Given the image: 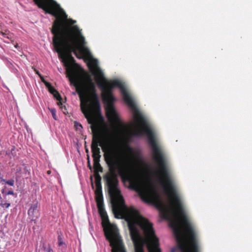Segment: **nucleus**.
Returning a JSON list of instances; mask_svg holds the SVG:
<instances>
[{"label": "nucleus", "instance_id": "nucleus-1", "mask_svg": "<svg viewBox=\"0 0 252 252\" xmlns=\"http://www.w3.org/2000/svg\"><path fill=\"white\" fill-rule=\"evenodd\" d=\"M70 81L79 95L82 112L91 125L93 134L91 144L93 155H100L98 146L101 147L104 152V158L109 172L104 176V179L111 198L112 210L115 217L120 219L125 214V209L130 208L125 205L124 199L118 187V175L123 182L129 183V189L139 192L144 201H158L160 196L156 189H142V179L137 171V158L133 150L131 148L129 149L131 158L123 157L117 149L102 140L101 125L97 118V116L100 115V106L95 84L91 76L86 74V77L81 79L77 75H74L70 78Z\"/></svg>", "mask_w": 252, "mask_h": 252}, {"label": "nucleus", "instance_id": "nucleus-2", "mask_svg": "<svg viewBox=\"0 0 252 252\" xmlns=\"http://www.w3.org/2000/svg\"><path fill=\"white\" fill-rule=\"evenodd\" d=\"M39 8L56 17L51 32L53 34L52 42L56 52L66 67V76L70 78L77 75L82 79L86 77L87 72L84 75L78 74L73 68L76 64L71 53L78 59L89 58L91 54L89 48L85 46L86 41L84 36L77 26H73L75 20L68 19L67 16L60 5L54 2L46 3L44 0H37Z\"/></svg>", "mask_w": 252, "mask_h": 252}, {"label": "nucleus", "instance_id": "nucleus-3", "mask_svg": "<svg viewBox=\"0 0 252 252\" xmlns=\"http://www.w3.org/2000/svg\"><path fill=\"white\" fill-rule=\"evenodd\" d=\"M120 219H125L127 222L135 252H144L143 238L139 228L143 231L145 235L149 252H161L158 238L155 235L152 223L141 216L138 210L133 207L126 209L125 214Z\"/></svg>", "mask_w": 252, "mask_h": 252}, {"label": "nucleus", "instance_id": "nucleus-4", "mask_svg": "<svg viewBox=\"0 0 252 252\" xmlns=\"http://www.w3.org/2000/svg\"><path fill=\"white\" fill-rule=\"evenodd\" d=\"M170 226L181 252H199L196 233L187 217H175Z\"/></svg>", "mask_w": 252, "mask_h": 252}, {"label": "nucleus", "instance_id": "nucleus-5", "mask_svg": "<svg viewBox=\"0 0 252 252\" xmlns=\"http://www.w3.org/2000/svg\"><path fill=\"white\" fill-rule=\"evenodd\" d=\"M94 193L97 207L102 220V224L105 237L110 242V246L113 248L112 252H126L124 245L118 233L117 227L111 224L109 220L104 208L102 191Z\"/></svg>", "mask_w": 252, "mask_h": 252}, {"label": "nucleus", "instance_id": "nucleus-6", "mask_svg": "<svg viewBox=\"0 0 252 252\" xmlns=\"http://www.w3.org/2000/svg\"><path fill=\"white\" fill-rule=\"evenodd\" d=\"M28 215L31 221L36 222L40 215V205L37 199L34 200L30 205Z\"/></svg>", "mask_w": 252, "mask_h": 252}, {"label": "nucleus", "instance_id": "nucleus-7", "mask_svg": "<svg viewBox=\"0 0 252 252\" xmlns=\"http://www.w3.org/2000/svg\"><path fill=\"white\" fill-rule=\"evenodd\" d=\"M94 159V175L96 174H99V172H102L103 168L99 163L100 158H101L100 155L98 156H93Z\"/></svg>", "mask_w": 252, "mask_h": 252}, {"label": "nucleus", "instance_id": "nucleus-8", "mask_svg": "<svg viewBox=\"0 0 252 252\" xmlns=\"http://www.w3.org/2000/svg\"><path fill=\"white\" fill-rule=\"evenodd\" d=\"M101 181V178L99 174H96V175H94V183L95 186L94 192L95 191H96L97 192H99V191H102Z\"/></svg>", "mask_w": 252, "mask_h": 252}, {"label": "nucleus", "instance_id": "nucleus-9", "mask_svg": "<svg viewBox=\"0 0 252 252\" xmlns=\"http://www.w3.org/2000/svg\"><path fill=\"white\" fill-rule=\"evenodd\" d=\"M42 82L45 85V86L48 88V91L52 94H54L57 90L52 86L50 83L47 82L45 79H42Z\"/></svg>", "mask_w": 252, "mask_h": 252}, {"label": "nucleus", "instance_id": "nucleus-10", "mask_svg": "<svg viewBox=\"0 0 252 252\" xmlns=\"http://www.w3.org/2000/svg\"><path fill=\"white\" fill-rule=\"evenodd\" d=\"M53 95H54V97L59 101L58 102V104L59 105H62V98L59 92L57 91L54 94H53Z\"/></svg>", "mask_w": 252, "mask_h": 252}, {"label": "nucleus", "instance_id": "nucleus-11", "mask_svg": "<svg viewBox=\"0 0 252 252\" xmlns=\"http://www.w3.org/2000/svg\"><path fill=\"white\" fill-rule=\"evenodd\" d=\"M3 198L1 197V195H0V206L4 208H9L11 205V203H8V202L1 203V202H0V201H1V200Z\"/></svg>", "mask_w": 252, "mask_h": 252}, {"label": "nucleus", "instance_id": "nucleus-12", "mask_svg": "<svg viewBox=\"0 0 252 252\" xmlns=\"http://www.w3.org/2000/svg\"><path fill=\"white\" fill-rule=\"evenodd\" d=\"M2 181L4 182L5 184L11 186H13L15 184V181L13 179H10L9 180H5V179H2Z\"/></svg>", "mask_w": 252, "mask_h": 252}, {"label": "nucleus", "instance_id": "nucleus-13", "mask_svg": "<svg viewBox=\"0 0 252 252\" xmlns=\"http://www.w3.org/2000/svg\"><path fill=\"white\" fill-rule=\"evenodd\" d=\"M58 245L60 247H61L63 245H65V243H64L63 239L61 235H59L58 237Z\"/></svg>", "mask_w": 252, "mask_h": 252}, {"label": "nucleus", "instance_id": "nucleus-14", "mask_svg": "<svg viewBox=\"0 0 252 252\" xmlns=\"http://www.w3.org/2000/svg\"><path fill=\"white\" fill-rule=\"evenodd\" d=\"M10 153H11V154L13 156H15V146H13L12 149L10 151L7 150L6 151V154H7V155H9L10 154Z\"/></svg>", "mask_w": 252, "mask_h": 252}, {"label": "nucleus", "instance_id": "nucleus-15", "mask_svg": "<svg viewBox=\"0 0 252 252\" xmlns=\"http://www.w3.org/2000/svg\"><path fill=\"white\" fill-rule=\"evenodd\" d=\"M34 71L35 72V73L38 75L41 81L42 82V79H44V77L39 73V72L37 69H34Z\"/></svg>", "mask_w": 252, "mask_h": 252}, {"label": "nucleus", "instance_id": "nucleus-16", "mask_svg": "<svg viewBox=\"0 0 252 252\" xmlns=\"http://www.w3.org/2000/svg\"><path fill=\"white\" fill-rule=\"evenodd\" d=\"M6 195H12L14 196V197L15 198L16 197V195L15 194V193L14 192V191H12V190H10V191H9L7 193H6L5 194Z\"/></svg>", "mask_w": 252, "mask_h": 252}, {"label": "nucleus", "instance_id": "nucleus-17", "mask_svg": "<svg viewBox=\"0 0 252 252\" xmlns=\"http://www.w3.org/2000/svg\"><path fill=\"white\" fill-rule=\"evenodd\" d=\"M50 112L52 114V115L53 118L54 119H56V110L55 109H54V108H53V109L51 110Z\"/></svg>", "mask_w": 252, "mask_h": 252}, {"label": "nucleus", "instance_id": "nucleus-18", "mask_svg": "<svg viewBox=\"0 0 252 252\" xmlns=\"http://www.w3.org/2000/svg\"><path fill=\"white\" fill-rule=\"evenodd\" d=\"M61 109H62L63 112L64 114H65L66 112V108L65 106H62V104L61 105H60Z\"/></svg>", "mask_w": 252, "mask_h": 252}, {"label": "nucleus", "instance_id": "nucleus-19", "mask_svg": "<svg viewBox=\"0 0 252 252\" xmlns=\"http://www.w3.org/2000/svg\"><path fill=\"white\" fill-rule=\"evenodd\" d=\"M4 202L10 203V200L9 197H7V195L4 196Z\"/></svg>", "mask_w": 252, "mask_h": 252}, {"label": "nucleus", "instance_id": "nucleus-20", "mask_svg": "<svg viewBox=\"0 0 252 252\" xmlns=\"http://www.w3.org/2000/svg\"><path fill=\"white\" fill-rule=\"evenodd\" d=\"M46 252H53V250L50 247H49L47 249Z\"/></svg>", "mask_w": 252, "mask_h": 252}, {"label": "nucleus", "instance_id": "nucleus-21", "mask_svg": "<svg viewBox=\"0 0 252 252\" xmlns=\"http://www.w3.org/2000/svg\"><path fill=\"white\" fill-rule=\"evenodd\" d=\"M80 126V127H82V126L81 124H78V123H75V126Z\"/></svg>", "mask_w": 252, "mask_h": 252}, {"label": "nucleus", "instance_id": "nucleus-22", "mask_svg": "<svg viewBox=\"0 0 252 252\" xmlns=\"http://www.w3.org/2000/svg\"><path fill=\"white\" fill-rule=\"evenodd\" d=\"M34 0L35 3L36 4V5H37V6H38V4H37V3H36V0ZM44 0L45 1V2L46 3H48V2H46V1L45 0ZM38 7H39V6H38Z\"/></svg>", "mask_w": 252, "mask_h": 252}, {"label": "nucleus", "instance_id": "nucleus-23", "mask_svg": "<svg viewBox=\"0 0 252 252\" xmlns=\"http://www.w3.org/2000/svg\"><path fill=\"white\" fill-rule=\"evenodd\" d=\"M18 47H19V46H18V44H16L15 45V48H18Z\"/></svg>", "mask_w": 252, "mask_h": 252}, {"label": "nucleus", "instance_id": "nucleus-24", "mask_svg": "<svg viewBox=\"0 0 252 252\" xmlns=\"http://www.w3.org/2000/svg\"><path fill=\"white\" fill-rule=\"evenodd\" d=\"M0 202H1V203H4V199H2Z\"/></svg>", "mask_w": 252, "mask_h": 252}, {"label": "nucleus", "instance_id": "nucleus-25", "mask_svg": "<svg viewBox=\"0 0 252 252\" xmlns=\"http://www.w3.org/2000/svg\"><path fill=\"white\" fill-rule=\"evenodd\" d=\"M50 171H48V174H50Z\"/></svg>", "mask_w": 252, "mask_h": 252}]
</instances>
